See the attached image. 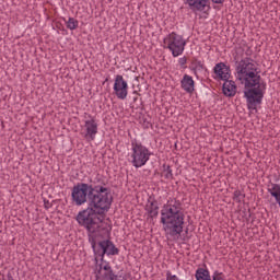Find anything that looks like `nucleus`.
<instances>
[{"label": "nucleus", "instance_id": "f257e3e1", "mask_svg": "<svg viewBox=\"0 0 280 280\" xmlns=\"http://www.w3.org/2000/svg\"><path fill=\"white\" fill-rule=\"evenodd\" d=\"M235 71L236 80L244 85V97L248 110H257V106H260L261 102H264L266 82L261 81L255 59L245 57L236 61Z\"/></svg>", "mask_w": 280, "mask_h": 280}, {"label": "nucleus", "instance_id": "f03ea898", "mask_svg": "<svg viewBox=\"0 0 280 280\" xmlns=\"http://www.w3.org/2000/svg\"><path fill=\"white\" fill-rule=\"evenodd\" d=\"M72 202L77 207L82 205L96 207L97 202L109 200L113 198L110 195V188L106 187V180L101 175H97L94 179H90V184L78 183L72 187L71 191Z\"/></svg>", "mask_w": 280, "mask_h": 280}, {"label": "nucleus", "instance_id": "7ed1b4c3", "mask_svg": "<svg viewBox=\"0 0 280 280\" xmlns=\"http://www.w3.org/2000/svg\"><path fill=\"white\" fill-rule=\"evenodd\" d=\"M161 224L170 237H179L185 229V211L180 200L171 199L161 210Z\"/></svg>", "mask_w": 280, "mask_h": 280}, {"label": "nucleus", "instance_id": "20e7f679", "mask_svg": "<svg viewBox=\"0 0 280 280\" xmlns=\"http://www.w3.org/2000/svg\"><path fill=\"white\" fill-rule=\"evenodd\" d=\"M113 205L112 199H105L104 201H97L96 206H88L86 209L80 211L75 218L78 224L86 229V231H91L92 229H97V224L102 222L100 215H104V213L110 210Z\"/></svg>", "mask_w": 280, "mask_h": 280}, {"label": "nucleus", "instance_id": "39448f33", "mask_svg": "<svg viewBox=\"0 0 280 280\" xmlns=\"http://www.w3.org/2000/svg\"><path fill=\"white\" fill-rule=\"evenodd\" d=\"M152 153L150 152V149L143 145L141 142H131V165L133 167L139 168L143 167L148 161H150V156Z\"/></svg>", "mask_w": 280, "mask_h": 280}, {"label": "nucleus", "instance_id": "423d86ee", "mask_svg": "<svg viewBox=\"0 0 280 280\" xmlns=\"http://www.w3.org/2000/svg\"><path fill=\"white\" fill-rule=\"evenodd\" d=\"M185 38L182 35H178L176 32H172L164 38V49H170L173 58H178L185 51Z\"/></svg>", "mask_w": 280, "mask_h": 280}, {"label": "nucleus", "instance_id": "0eeeda50", "mask_svg": "<svg viewBox=\"0 0 280 280\" xmlns=\"http://www.w3.org/2000/svg\"><path fill=\"white\" fill-rule=\"evenodd\" d=\"M95 259H101L104 261V256L107 257L119 255V248L115 246V243L110 240H103L98 242L96 246L92 247Z\"/></svg>", "mask_w": 280, "mask_h": 280}, {"label": "nucleus", "instance_id": "6e6552de", "mask_svg": "<svg viewBox=\"0 0 280 280\" xmlns=\"http://www.w3.org/2000/svg\"><path fill=\"white\" fill-rule=\"evenodd\" d=\"M108 228L100 225L97 223V228H93L92 230H88V237L92 248H95L100 242H104V237L108 235Z\"/></svg>", "mask_w": 280, "mask_h": 280}, {"label": "nucleus", "instance_id": "1a4fd4ad", "mask_svg": "<svg viewBox=\"0 0 280 280\" xmlns=\"http://www.w3.org/2000/svg\"><path fill=\"white\" fill-rule=\"evenodd\" d=\"M114 93L118 100L128 97V82L124 80V75L117 74L114 82Z\"/></svg>", "mask_w": 280, "mask_h": 280}, {"label": "nucleus", "instance_id": "9d476101", "mask_svg": "<svg viewBox=\"0 0 280 280\" xmlns=\"http://www.w3.org/2000/svg\"><path fill=\"white\" fill-rule=\"evenodd\" d=\"M212 3H217L222 5L225 0H211ZM186 3L189 5V9L192 10V12H203L206 8L208 10H211V5L209 4V0H186Z\"/></svg>", "mask_w": 280, "mask_h": 280}, {"label": "nucleus", "instance_id": "9b49d317", "mask_svg": "<svg viewBox=\"0 0 280 280\" xmlns=\"http://www.w3.org/2000/svg\"><path fill=\"white\" fill-rule=\"evenodd\" d=\"M90 120H85V139H90V141H95V135H97V121L91 115H89Z\"/></svg>", "mask_w": 280, "mask_h": 280}, {"label": "nucleus", "instance_id": "f8f14e48", "mask_svg": "<svg viewBox=\"0 0 280 280\" xmlns=\"http://www.w3.org/2000/svg\"><path fill=\"white\" fill-rule=\"evenodd\" d=\"M213 72L215 73L219 80H229L231 78V68L226 66L224 62L217 63L213 68Z\"/></svg>", "mask_w": 280, "mask_h": 280}, {"label": "nucleus", "instance_id": "ddd939ff", "mask_svg": "<svg viewBox=\"0 0 280 280\" xmlns=\"http://www.w3.org/2000/svg\"><path fill=\"white\" fill-rule=\"evenodd\" d=\"M222 91L225 97H235L237 93V85H235V81L229 79L224 80Z\"/></svg>", "mask_w": 280, "mask_h": 280}, {"label": "nucleus", "instance_id": "4468645a", "mask_svg": "<svg viewBox=\"0 0 280 280\" xmlns=\"http://www.w3.org/2000/svg\"><path fill=\"white\" fill-rule=\"evenodd\" d=\"M180 84L182 89L186 91V93H194V91H196V82L194 81V78H191V75L189 74H184Z\"/></svg>", "mask_w": 280, "mask_h": 280}, {"label": "nucleus", "instance_id": "2eb2a0df", "mask_svg": "<svg viewBox=\"0 0 280 280\" xmlns=\"http://www.w3.org/2000/svg\"><path fill=\"white\" fill-rule=\"evenodd\" d=\"M195 277L197 280H211V275L205 268H198L196 270Z\"/></svg>", "mask_w": 280, "mask_h": 280}, {"label": "nucleus", "instance_id": "dca6fc26", "mask_svg": "<svg viewBox=\"0 0 280 280\" xmlns=\"http://www.w3.org/2000/svg\"><path fill=\"white\" fill-rule=\"evenodd\" d=\"M148 212H149V218L159 217V202L156 200H153L150 202Z\"/></svg>", "mask_w": 280, "mask_h": 280}, {"label": "nucleus", "instance_id": "f3484780", "mask_svg": "<svg viewBox=\"0 0 280 280\" xmlns=\"http://www.w3.org/2000/svg\"><path fill=\"white\" fill-rule=\"evenodd\" d=\"M246 198V194H244L242 190L236 189L233 192L232 200L234 202H237V205H241V202H244V199Z\"/></svg>", "mask_w": 280, "mask_h": 280}, {"label": "nucleus", "instance_id": "a211bd4d", "mask_svg": "<svg viewBox=\"0 0 280 280\" xmlns=\"http://www.w3.org/2000/svg\"><path fill=\"white\" fill-rule=\"evenodd\" d=\"M162 167H163L162 176H164L166 180H172L174 178V173H172V166L163 164Z\"/></svg>", "mask_w": 280, "mask_h": 280}, {"label": "nucleus", "instance_id": "6ab92c4d", "mask_svg": "<svg viewBox=\"0 0 280 280\" xmlns=\"http://www.w3.org/2000/svg\"><path fill=\"white\" fill-rule=\"evenodd\" d=\"M66 25L68 30L73 31V30H78L79 22L73 18H69L68 21H66Z\"/></svg>", "mask_w": 280, "mask_h": 280}, {"label": "nucleus", "instance_id": "aec40b11", "mask_svg": "<svg viewBox=\"0 0 280 280\" xmlns=\"http://www.w3.org/2000/svg\"><path fill=\"white\" fill-rule=\"evenodd\" d=\"M212 280H226L223 272L215 270L212 275Z\"/></svg>", "mask_w": 280, "mask_h": 280}, {"label": "nucleus", "instance_id": "412c9836", "mask_svg": "<svg viewBox=\"0 0 280 280\" xmlns=\"http://www.w3.org/2000/svg\"><path fill=\"white\" fill-rule=\"evenodd\" d=\"M103 278L105 280H115V272H113V271H105L103 273Z\"/></svg>", "mask_w": 280, "mask_h": 280}, {"label": "nucleus", "instance_id": "4be33fe9", "mask_svg": "<svg viewBox=\"0 0 280 280\" xmlns=\"http://www.w3.org/2000/svg\"><path fill=\"white\" fill-rule=\"evenodd\" d=\"M166 280H185V279L178 278V276L173 275L172 271H166Z\"/></svg>", "mask_w": 280, "mask_h": 280}, {"label": "nucleus", "instance_id": "5701e85b", "mask_svg": "<svg viewBox=\"0 0 280 280\" xmlns=\"http://www.w3.org/2000/svg\"><path fill=\"white\" fill-rule=\"evenodd\" d=\"M178 63L180 65L182 69H187V57L179 58Z\"/></svg>", "mask_w": 280, "mask_h": 280}, {"label": "nucleus", "instance_id": "b1692460", "mask_svg": "<svg viewBox=\"0 0 280 280\" xmlns=\"http://www.w3.org/2000/svg\"><path fill=\"white\" fill-rule=\"evenodd\" d=\"M101 270H104L105 272H113V268L108 262L105 264L104 266L101 265Z\"/></svg>", "mask_w": 280, "mask_h": 280}, {"label": "nucleus", "instance_id": "393cba45", "mask_svg": "<svg viewBox=\"0 0 280 280\" xmlns=\"http://www.w3.org/2000/svg\"><path fill=\"white\" fill-rule=\"evenodd\" d=\"M44 207L45 209H50L51 202H49V200H44Z\"/></svg>", "mask_w": 280, "mask_h": 280}, {"label": "nucleus", "instance_id": "a878e982", "mask_svg": "<svg viewBox=\"0 0 280 280\" xmlns=\"http://www.w3.org/2000/svg\"><path fill=\"white\" fill-rule=\"evenodd\" d=\"M2 280H14V277H12V273H8L7 275V279H2Z\"/></svg>", "mask_w": 280, "mask_h": 280}, {"label": "nucleus", "instance_id": "bb28decb", "mask_svg": "<svg viewBox=\"0 0 280 280\" xmlns=\"http://www.w3.org/2000/svg\"><path fill=\"white\" fill-rule=\"evenodd\" d=\"M126 278H124V277H118V276H116L115 275V278H114V280H125Z\"/></svg>", "mask_w": 280, "mask_h": 280}, {"label": "nucleus", "instance_id": "cd10ccee", "mask_svg": "<svg viewBox=\"0 0 280 280\" xmlns=\"http://www.w3.org/2000/svg\"><path fill=\"white\" fill-rule=\"evenodd\" d=\"M198 67H200V69H202V67H203V66H202V62L199 61V62H198Z\"/></svg>", "mask_w": 280, "mask_h": 280}, {"label": "nucleus", "instance_id": "c85d7f7f", "mask_svg": "<svg viewBox=\"0 0 280 280\" xmlns=\"http://www.w3.org/2000/svg\"><path fill=\"white\" fill-rule=\"evenodd\" d=\"M137 100H139V97L136 96V97L133 98V102H137Z\"/></svg>", "mask_w": 280, "mask_h": 280}, {"label": "nucleus", "instance_id": "c756f323", "mask_svg": "<svg viewBox=\"0 0 280 280\" xmlns=\"http://www.w3.org/2000/svg\"><path fill=\"white\" fill-rule=\"evenodd\" d=\"M133 93H136V95H139V93H137V91H135Z\"/></svg>", "mask_w": 280, "mask_h": 280}, {"label": "nucleus", "instance_id": "7c9ffc66", "mask_svg": "<svg viewBox=\"0 0 280 280\" xmlns=\"http://www.w3.org/2000/svg\"><path fill=\"white\" fill-rule=\"evenodd\" d=\"M194 71H195V73H196V68H194Z\"/></svg>", "mask_w": 280, "mask_h": 280}, {"label": "nucleus", "instance_id": "2f4dec72", "mask_svg": "<svg viewBox=\"0 0 280 280\" xmlns=\"http://www.w3.org/2000/svg\"><path fill=\"white\" fill-rule=\"evenodd\" d=\"M125 280H126V278H125Z\"/></svg>", "mask_w": 280, "mask_h": 280}]
</instances>
